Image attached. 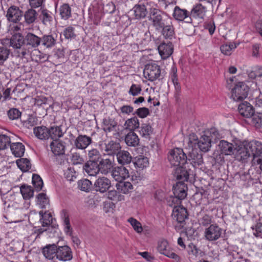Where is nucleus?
Returning <instances> with one entry per match:
<instances>
[{"instance_id": "393cba45", "label": "nucleus", "mask_w": 262, "mask_h": 262, "mask_svg": "<svg viewBox=\"0 0 262 262\" xmlns=\"http://www.w3.org/2000/svg\"><path fill=\"white\" fill-rule=\"evenodd\" d=\"M92 142V138L86 135H79L74 141V145L79 149H85Z\"/></svg>"}, {"instance_id": "cd10ccee", "label": "nucleus", "mask_w": 262, "mask_h": 262, "mask_svg": "<svg viewBox=\"0 0 262 262\" xmlns=\"http://www.w3.org/2000/svg\"><path fill=\"white\" fill-rule=\"evenodd\" d=\"M98 165L99 172L103 174L112 172L113 169V162L109 159H101Z\"/></svg>"}, {"instance_id": "4d7b16f0", "label": "nucleus", "mask_w": 262, "mask_h": 262, "mask_svg": "<svg viewBox=\"0 0 262 262\" xmlns=\"http://www.w3.org/2000/svg\"><path fill=\"white\" fill-rule=\"evenodd\" d=\"M32 184L36 191H39L43 186V181L40 177L36 174L32 176Z\"/></svg>"}, {"instance_id": "338daca9", "label": "nucleus", "mask_w": 262, "mask_h": 262, "mask_svg": "<svg viewBox=\"0 0 262 262\" xmlns=\"http://www.w3.org/2000/svg\"><path fill=\"white\" fill-rule=\"evenodd\" d=\"M63 35L66 39H72L76 37L74 33V28L72 26H69L66 28L63 32Z\"/></svg>"}, {"instance_id": "4468645a", "label": "nucleus", "mask_w": 262, "mask_h": 262, "mask_svg": "<svg viewBox=\"0 0 262 262\" xmlns=\"http://www.w3.org/2000/svg\"><path fill=\"white\" fill-rule=\"evenodd\" d=\"M72 258V252L69 246H57L56 259L66 261L71 260Z\"/></svg>"}, {"instance_id": "e433bc0d", "label": "nucleus", "mask_w": 262, "mask_h": 262, "mask_svg": "<svg viewBox=\"0 0 262 262\" xmlns=\"http://www.w3.org/2000/svg\"><path fill=\"white\" fill-rule=\"evenodd\" d=\"M49 128L45 126L35 127L33 132L35 136L40 140L49 139Z\"/></svg>"}, {"instance_id": "f8f14e48", "label": "nucleus", "mask_w": 262, "mask_h": 262, "mask_svg": "<svg viewBox=\"0 0 262 262\" xmlns=\"http://www.w3.org/2000/svg\"><path fill=\"white\" fill-rule=\"evenodd\" d=\"M172 16L178 21H184L186 23H192V19L190 18V12L186 9L180 8L178 6H176L173 9Z\"/></svg>"}, {"instance_id": "5701e85b", "label": "nucleus", "mask_w": 262, "mask_h": 262, "mask_svg": "<svg viewBox=\"0 0 262 262\" xmlns=\"http://www.w3.org/2000/svg\"><path fill=\"white\" fill-rule=\"evenodd\" d=\"M191 175L192 174L190 173V170H187L184 165L178 166L174 170V176L179 182L188 181Z\"/></svg>"}, {"instance_id": "4c0bfd02", "label": "nucleus", "mask_w": 262, "mask_h": 262, "mask_svg": "<svg viewBox=\"0 0 262 262\" xmlns=\"http://www.w3.org/2000/svg\"><path fill=\"white\" fill-rule=\"evenodd\" d=\"M56 36L54 37L53 35H44L41 38L40 44L46 48H52L56 43Z\"/></svg>"}, {"instance_id": "72a5a7b5", "label": "nucleus", "mask_w": 262, "mask_h": 262, "mask_svg": "<svg viewBox=\"0 0 262 262\" xmlns=\"http://www.w3.org/2000/svg\"><path fill=\"white\" fill-rule=\"evenodd\" d=\"M139 120L136 116L127 119L124 122L123 127L124 129L130 132H133L139 128Z\"/></svg>"}, {"instance_id": "5fc2aeb1", "label": "nucleus", "mask_w": 262, "mask_h": 262, "mask_svg": "<svg viewBox=\"0 0 262 262\" xmlns=\"http://www.w3.org/2000/svg\"><path fill=\"white\" fill-rule=\"evenodd\" d=\"M18 167L22 170L26 171L29 170L31 167V164L29 160L26 158H21L16 161Z\"/></svg>"}, {"instance_id": "2f4dec72", "label": "nucleus", "mask_w": 262, "mask_h": 262, "mask_svg": "<svg viewBox=\"0 0 262 262\" xmlns=\"http://www.w3.org/2000/svg\"><path fill=\"white\" fill-rule=\"evenodd\" d=\"M52 152L56 156L64 154L65 145L64 143L59 140H53L50 144Z\"/></svg>"}, {"instance_id": "bf43d9fd", "label": "nucleus", "mask_w": 262, "mask_h": 262, "mask_svg": "<svg viewBox=\"0 0 262 262\" xmlns=\"http://www.w3.org/2000/svg\"><path fill=\"white\" fill-rule=\"evenodd\" d=\"M10 190V183L7 181H2L0 179V193L4 195L8 193Z\"/></svg>"}, {"instance_id": "de8ad7c7", "label": "nucleus", "mask_w": 262, "mask_h": 262, "mask_svg": "<svg viewBox=\"0 0 262 262\" xmlns=\"http://www.w3.org/2000/svg\"><path fill=\"white\" fill-rule=\"evenodd\" d=\"M25 22L27 24H31L35 22L37 18V12L33 9H29L24 14Z\"/></svg>"}, {"instance_id": "dca6fc26", "label": "nucleus", "mask_w": 262, "mask_h": 262, "mask_svg": "<svg viewBox=\"0 0 262 262\" xmlns=\"http://www.w3.org/2000/svg\"><path fill=\"white\" fill-rule=\"evenodd\" d=\"M23 16V11L17 6H11L7 11V19L14 23H18Z\"/></svg>"}, {"instance_id": "473e14b6", "label": "nucleus", "mask_w": 262, "mask_h": 262, "mask_svg": "<svg viewBox=\"0 0 262 262\" xmlns=\"http://www.w3.org/2000/svg\"><path fill=\"white\" fill-rule=\"evenodd\" d=\"M39 18L42 24L46 26H51L53 21L51 12L46 9H40Z\"/></svg>"}, {"instance_id": "8fccbe9b", "label": "nucleus", "mask_w": 262, "mask_h": 262, "mask_svg": "<svg viewBox=\"0 0 262 262\" xmlns=\"http://www.w3.org/2000/svg\"><path fill=\"white\" fill-rule=\"evenodd\" d=\"M92 187V182L87 179H81L78 182V187L81 191L89 192Z\"/></svg>"}, {"instance_id": "f704fd0d", "label": "nucleus", "mask_w": 262, "mask_h": 262, "mask_svg": "<svg viewBox=\"0 0 262 262\" xmlns=\"http://www.w3.org/2000/svg\"><path fill=\"white\" fill-rule=\"evenodd\" d=\"M116 156L118 163L123 165L130 163L132 160L130 153L125 150H120Z\"/></svg>"}, {"instance_id": "3c124183", "label": "nucleus", "mask_w": 262, "mask_h": 262, "mask_svg": "<svg viewBox=\"0 0 262 262\" xmlns=\"http://www.w3.org/2000/svg\"><path fill=\"white\" fill-rule=\"evenodd\" d=\"M37 204L41 208H46L49 206V199L47 196L46 194L43 192L39 193L37 196Z\"/></svg>"}, {"instance_id": "6e6552de", "label": "nucleus", "mask_w": 262, "mask_h": 262, "mask_svg": "<svg viewBox=\"0 0 262 262\" xmlns=\"http://www.w3.org/2000/svg\"><path fill=\"white\" fill-rule=\"evenodd\" d=\"M249 91V86L244 82L236 83L231 90V98L236 102L246 99Z\"/></svg>"}, {"instance_id": "1a4fd4ad", "label": "nucleus", "mask_w": 262, "mask_h": 262, "mask_svg": "<svg viewBox=\"0 0 262 262\" xmlns=\"http://www.w3.org/2000/svg\"><path fill=\"white\" fill-rule=\"evenodd\" d=\"M102 128L106 134L114 132L113 136L116 139L120 138L122 135V130L119 128L117 121L110 117L103 119Z\"/></svg>"}, {"instance_id": "774afa93", "label": "nucleus", "mask_w": 262, "mask_h": 262, "mask_svg": "<svg viewBox=\"0 0 262 262\" xmlns=\"http://www.w3.org/2000/svg\"><path fill=\"white\" fill-rule=\"evenodd\" d=\"M142 91L141 86L140 84H133L128 91V94L133 96H136L140 94Z\"/></svg>"}, {"instance_id": "49530a36", "label": "nucleus", "mask_w": 262, "mask_h": 262, "mask_svg": "<svg viewBox=\"0 0 262 262\" xmlns=\"http://www.w3.org/2000/svg\"><path fill=\"white\" fill-rule=\"evenodd\" d=\"M20 190L25 200H29L33 196L34 191L30 186L24 184L20 186Z\"/></svg>"}, {"instance_id": "79ce46f5", "label": "nucleus", "mask_w": 262, "mask_h": 262, "mask_svg": "<svg viewBox=\"0 0 262 262\" xmlns=\"http://www.w3.org/2000/svg\"><path fill=\"white\" fill-rule=\"evenodd\" d=\"M139 134L146 139H149L151 135L153 133V129L149 123H143L140 128Z\"/></svg>"}, {"instance_id": "aec40b11", "label": "nucleus", "mask_w": 262, "mask_h": 262, "mask_svg": "<svg viewBox=\"0 0 262 262\" xmlns=\"http://www.w3.org/2000/svg\"><path fill=\"white\" fill-rule=\"evenodd\" d=\"M57 245L55 244H48L41 249V252L48 260L54 261L56 257Z\"/></svg>"}, {"instance_id": "423d86ee", "label": "nucleus", "mask_w": 262, "mask_h": 262, "mask_svg": "<svg viewBox=\"0 0 262 262\" xmlns=\"http://www.w3.org/2000/svg\"><path fill=\"white\" fill-rule=\"evenodd\" d=\"M168 159L171 166L177 167L187 163V155L182 149L176 148L169 152Z\"/></svg>"}, {"instance_id": "ddd939ff", "label": "nucleus", "mask_w": 262, "mask_h": 262, "mask_svg": "<svg viewBox=\"0 0 262 262\" xmlns=\"http://www.w3.org/2000/svg\"><path fill=\"white\" fill-rule=\"evenodd\" d=\"M158 251L166 256L175 259L177 262L180 261L179 256L170 250L168 242L166 240H162L158 243L157 247Z\"/></svg>"}, {"instance_id": "e2e57ef3", "label": "nucleus", "mask_w": 262, "mask_h": 262, "mask_svg": "<svg viewBox=\"0 0 262 262\" xmlns=\"http://www.w3.org/2000/svg\"><path fill=\"white\" fill-rule=\"evenodd\" d=\"M182 200L177 196H171L167 200V204L168 206L173 207V208L180 206L179 205L181 203Z\"/></svg>"}, {"instance_id": "4be33fe9", "label": "nucleus", "mask_w": 262, "mask_h": 262, "mask_svg": "<svg viewBox=\"0 0 262 262\" xmlns=\"http://www.w3.org/2000/svg\"><path fill=\"white\" fill-rule=\"evenodd\" d=\"M187 209L183 206H178L173 209L172 217L178 223H182L188 218Z\"/></svg>"}, {"instance_id": "9d476101", "label": "nucleus", "mask_w": 262, "mask_h": 262, "mask_svg": "<svg viewBox=\"0 0 262 262\" xmlns=\"http://www.w3.org/2000/svg\"><path fill=\"white\" fill-rule=\"evenodd\" d=\"M185 149L189 150V151L185 152L186 155L187 154V162H189L193 167L202 165L203 162L202 155L199 152L196 148L187 146Z\"/></svg>"}, {"instance_id": "c85d7f7f", "label": "nucleus", "mask_w": 262, "mask_h": 262, "mask_svg": "<svg viewBox=\"0 0 262 262\" xmlns=\"http://www.w3.org/2000/svg\"><path fill=\"white\" fill-rule=\"evenodd\" d=\"M238 110L241 115L246 118L251 117L254 113L253 106L247 101L241 103L238 105Z\"/></svg>"}, {"instance_id": "f257e3e1", "label": "nucleus", "mask_w": 262, "mask_h": 262, "mask_svg": "<svg viewBox=\"0 0 262 262\" xmlns=\"http://www.w3.org/2000/svg\"><path fill=\"white\" fill-rule=\"evenodd\" d=\"M242 150L239 152L241 161L245 162L251 156L252 163L254 165H259L262 170V142L256 140L250 142H242Z\"/></svg>"}, {"instance_id": "864d4df0", "label": "nucleus", "mask_w": 262, "mask_h": 262, "mask_svg": "<svg viewBox=\"0 0 262 262\" xmlns=\"http://www.w3.org/2000/svg\"><path fill=\"white\" fill-rule=\"evenodd\" d=\"M10 50L4 46H0V64L3 63L9 58Z\"/></svg>"}, {"instance_id": "c9c22d12", "label": "nucleus", "mask_w": 262, "mask_h": 262, "mask_svg": "<svg viewBox=\"0 0 262 262\" xmlns=\"http://www.w3.org/2000/svg\"><path fill=\"white\" fill-rule=\"evenodd\" d=\"M124 140L126 144L130 147H136L139 144V138L133 132H129L125 136Z\"/></svg>"}, {"instance_id": "f3484780", "label": "nucleus", "mask_w": 262, "mask_h": 262, "mask_svg": "<svg viewBox=\"0 0 262 262\" xmlns=\"http://www.w3.org/2000/svg\"><path fill=\"white\" fill-rule=\"evenodd\" d=\"M207 12L206 6L202 2L194 5L190 12V18L204 19Z\"/></svg>"}, {"instance_id": "a19ab883", "label": "nucleus", "mask_w": 262, "mask_h": 262, "mask_svg": "<svg viewBox=\"0 0 262 262\" xmlns=\"http://www.w3.org/2000/svg\"><path fill=\"white\" fill-rule=\"evenodd\" d=\"M170 77L174 86L176 93H179L181 88L180 84L178 82L177 69L174 65H173L170 69Z\"/></svg>"}, {"instance_id": "c03bdc74", "label": "nucleus", "mask_w": 262, "mask_h": 262, "mask_svg": "<svg viewBox=\"0 0 262 262\" xmlns=\"http://www.w3.org/2000/svg\"><path fill=\"white\" fill-rule=\"evenodd\" d=\"M40 216V222L42 225V227H47L50 226L52 223V216L50 213L44 212L40 211L39 212Z\"/></svg>"}, {"instance_id": "c756f323", "label": "nucleus", "mask_w": 262, "mask_h": 262, "mask_svg": "<svg viewBox=\"0 0 262 262\" xmlns=\"http://www.w3.org/2000/svg\"><path fill=\"white\" fill-rule=\"evenodd\" d=\"M165 39H172L174 37V28L171 21L167 22L163 27L159 30Z\"/></svg>"}, {"instance_id": "9b49d317", "label": "nucleus", "mask_w": 262, "mask_h": 262, "mask_svg": "<svg viewBox=\"0 0 262 262\" xmlns=\"http://www.w3.org/2000/svg\"><path fill=\"white\" fill-rule=\"evenodd\" d=\"M100 145L104 154L108 156L116 155L121 148L119 143L112 140L102 142Z\"/></svg>"}, {"instance_id": "f03ea898", "label": "nucleus", "mask_w": 262, "mask_h": 262, "mask_svg": "<svg viewBox=\"0 0 262 262\" xmlns=\"http://www.w3.org/2000/svg\"><path fill=\"white\" fill-rule=\"evenodd\" d=\"M10 47L13 50L14 56L24 58L29 54V48L26 45L25 38L21 33H15L9 39Z\"/></svg>"}, {"instance_id": "a18cd8bd", "label": "nucleus", "mask_w": 262, "mask_h": 262, "mask_svg": "<svg viewBox=\"0 0 262 262\" xmlns=\"http://www.w3.org/2000/svg\"><path fill=\"white\" fill-rule=\"evenodd\" d=\"M49 138H50L54 140H57V139L61 137L63 133L60 126H52L49 128Z\"/></svg>"}, {"instance_id": "052dcab7", "label": "nucleus", "mask_w": 262, "mask_h": 262, "mask_svg": "<svg viewBox=\"0 0 262 262\" xmlns=\"http://www.w3.org/2000/svg\"><path fill=\"white\" fill-rule=\"evenodd\" d=\"M128 222L130 224L134 229L138 233H141L143 228L141 223L136 219L133 217H130L128 219Z\"/></svg>"}, {"instance_id": "0e129e2a", "label": "nucleus", "mask_w": 262, "mask_h": 262, "mask_svg": "<svg viewBox=\"0 0 262 262\" xmlns=\"http://www.w3.org/2000/svg\"><path fill=\"white\" fill-rule=\"evenodd\" d=\"M88 156L90 160L89 161H96L98 162L101 159V155L96 149H92L89 151Z\"/></svg>"}, {"instance_id": "2eb2a0df", "label": "nucleus", "mask_w": 262, "mask_h": 262, "mask_svg": "<svg viewBox=\"0 0 262 262\" xmlns=\"http://www.w3.org/2000/svg\"><path fill=\"white\" fill-rule=\"evenodd\" d=\"M222 229L216 225H211L205 231V237L209 241L218 239L222 234Z\"/></svg>"}, {"instance_id": "6e6d98bb", "label": "nucleus", "mask_w": 262, "mask_h": 262, "mask_svg": "<svg viewBox=\"0 0 262 262\" xmlns=\"http://www.w3.org/2000/svg\"><path fill=\"white\" fill-rule=\"evenodd\" d=\"M237 47V45L231 42L229 44H224L221 47V51L223 54L225 55H230L231 54L233 49Z\"/></svg>"}, {"instance_id": "58836bf2", "label": "nucleus", "mask_w": 262, "mask_h": 262, "mask_svg": "<svg viewBox=\"0 0 262 262\" xmlns=\"http://www.w3.org/2000/svg\"><path fill=\"white\" fill-rule=\"evenodd\" d=\"M10 147L12 154L16 157H21L24 156L25 147L21 143H13L11 144Z\"/></svg>"}, {"instance_id": "412c9836", "label": "nucleus", "mask_w": 262, "mask_h": 262, "mask_svg": "<svg viewBox=\"0 0 262 262\" xmlns=\"http://www.w3.org/2000/svg\"><path fill=\"white\" fill-rule=\"evenodd\" d=\"M159 53L163 59L169 58L173 52V46L171 42H162L158 48Z\"/></svg>"}, {"instance_id": "ea45409f", "label": "nucleus", "mask_w": 262, "mask_h": 262, "mask_svg": "<svg viewBox=\"0 0 262 262\" xmlns=\"http://www.w3.org/2000/svg\"><path fill=\"white\" fill-rule=\"evenodd\" d=\"M133 11L136 19L144 18L147 14V9L144 5H136L133 8Z\"/></svg>"}, {"instance_id": "39448f33", "label": "nucleus", "mask_w": 262, "mask_h": 262, "mask_svg": "<svg viewBox=\"0 0 262 262\" xmlns=\"http://www.w3.org/2000/svg\"><path fill=\"white\" fill-rule=\"evenodd\" d=\"M165 13L159 9L151 8L149 11L148 20L151 23L155 29L159 31L165 23L167 22L164 17Z\"/></svg>"}, {"instance_id": "37998d69", "label": "nucleus", "mask_w": 262, "mask_h": 262, "mask_svg": "<svg viewBox=\"0 0 262 262\" xmlns=\"http://www.w3.org/2000/svg\"><path fill=\"white\" fill-rule=\"evenodd\" d=\"M134 164L138 168L143 169L149 165L148 159L143 155H139L135 159Z\"/></svg>"}, {"instance_id": "69168bd1", "label": "nucleus", "mask_w": 262, "mask_h": 262, "mask_svg": "<svg viewBox=\"0 0 262 262\" xmlns=\"http://www.w3.org/2000/svg\"><path fill=\"white\" fill-rule=\"evenodd\" d=\"M149 114V111L148 108L143 107L136 110L133 115H136L141 118H145Z\"/></svg>"}, {"instance_id": "680f3d73", "label": "nucleus", "mask_w": 262, "mask_h": 262, "mask_svg": "<svg viewBox=\"0 0 262 262\" xmlns=\"http://www.w3.org/2000/svg\"><path fill=\"white\" fill-rule=\"evenodd\" d=\"M71 161L74 165L83 164L84 160L79 153L75 152L72 154Z\"/></svg>"}, {"instance_id": "a878e982", "label": "nucleus", "mask_w": 262, "mask_h": 262, "mask_svg": "<svg viewBox=\"0 0 262 262\" xmlns=\"http://www.w3.org/2000/svg\"><path fill=\"white\" fill-rule=\"evenodd\" d=\"M84 173L90 176H96L99 173L98 162L96 161H88L83 165Z\"/></svg>"}, {"instance_id": "a211bd4d", "label": "nucleus", "mask_w": 262, "mask_h": 262, "mask_svg": "<svg viewBox=\"0 0 262 262\" xmlns=\"http://www.w3.org/2000/svg\"><path fill=\"white\" fill-rule=\"evenodd\" d=\"M111 186V182L107 178L101 177L98 178L94 183V188L96 191L101 193L106 192Z\"/></svg>"}, {"instance_id": "6ab92c4d", "label": "nucleus", "mask_w": 262, "mask_h": 262, "mask_svg": "<svg viewBox=\"0 0 262 262\" xmlns=\"http://www.w3.org/2000/svg\"><path fill=\"white\" fill-rule=\"evenodd\" d=\"M113 178L118 182H121L129 176L128 170L124 166L115 167L112 172Z\"/></svg>"}, {"instance_id": "0eeeda50", "label": "nucleus", "mask_w": 262, "mask_h": 262, "mask_svg": "<svg viewBox=\"0 0 262 262\" xmlns=\"http://www.w3.org/2000/svg\"><path fill=\"white\" fill-rule=\"evenodd\" d=\"M143 74L144 77L150 81L160 80L163 78L161 68L156 63L147 64L143 70Z\"/></svg>"}, {"instance_id": "603ef678", "label": "nucleus", "mask_w": 262, "mask_h": 262, "mask_svg": "<svg viewBox=\"0 0 262 262\" xmlns=\"http://www.w3.org/2000/svg\"><path fill=\"white\" fill-rule=\"evenodd\" d=\"M59 14L62 19L67 20L71 16V9L68 4H65L60 6Z\"/></svg>"}, {"instance_id": "7c9ffc66", "label": "nucleus", "mask_w": 262, "mask_h": 262, "mask_svg": "<svg viewBox=\"0 0 262 262\" xmlns=\"http://www.w3.org/2000/svg\"><path fill=\"white\" fill-rule=\"evenodd\" d=\"M60 217L64 226V231L67 235H71L72 234V228L71 227L68 211L63 209L60 212Z\"/></svg>"}, {"instance_id": "09e8293b", "label": "nucleus", "mask_w": 262, "mask_h": 262, "mask_svg": "<svg viewBox=\"0 0 262 262\" xmlns=\"http://www.w3.org/2000/svg\"><path fill=\"white\" fill-rule=\"evenodd\" d=\"M117 184L116 188L118 191L123 193L127 194L133 188L132 184L129 182H119Z\"/></svg>"}, {"instance_id": "bb28decb", "label": "nucleus", "mask_w": 262, "mask_h": 262, "mask_svg": "<svg viewBox=\"0 0 262 262\" xmlns=\"http://www.w3.org/2000/svg\"><path fill=\"white\" fill-rule=\"evenodd\" d=\"M27 48L36 49L41 43V38L32 33H28L25 37Z\"/></svg>"}, {"instance_id": "13d9d810", "label": "nucleus", "mask_w": 262, "mask_h": 262, "mask_svg": "<svg viewBox=\"0 0 262 262\" xmlns=\"http://www.w3.org/2000/svg\"><path fill=\"white\" fill-rule=\"evenodd\" d=\"M11 145V139L9 136L0 135V150L7 148Z\"/></svg>"}, {"instance_id": "20e7f679", "label": "nucleus", "mask_w": 262, "mask_h": 262, "mask_svg": "<svg viewBox=\"0 0 262 262\" xmlns=\"http://www.w3.org/2000/svg\"><path fill=\"white\" fill-rule=\"evenodd\" d=\"M196 144L198 145L200 150L206 152L209 150L211 146V139L209 136L204 135L198 140V138L195 134L192 133L190 134L189 136L188 146L194 147Z\"/></svg>"}, {"instance_id": "b1692460", "label": "nucleus", "mask_w": 262, "mask_h": 262, "mask_svg": "<svg viewBox=\"0 0 262 262\" xmlns=\"http://www.w3.org/2000/svg\"><path fill=\"white\" fill-rule=\"evenodd\" d=\"M187 186L184 182H178L173 187L174 195L184 200L187 196Z\"/></svg>"}, {"instance_id": "7ed1b4c3", "label": "nucleus", "mask_w": 262, "mask_h": 262, "mask_svg": "<svg viewBox=\"0 0 262 262\" xmlns=\"http://www.w3.org/2000/svg\"><path fill=\"white\" fill-rule=\"evenodd\" d=\"M230 143L224 140H221L218 144L220 152L225 155H231L235 152L236 158L241 161V155L239 154L242 150V142L238 140Z\"/></svg>"}]
</instances>
